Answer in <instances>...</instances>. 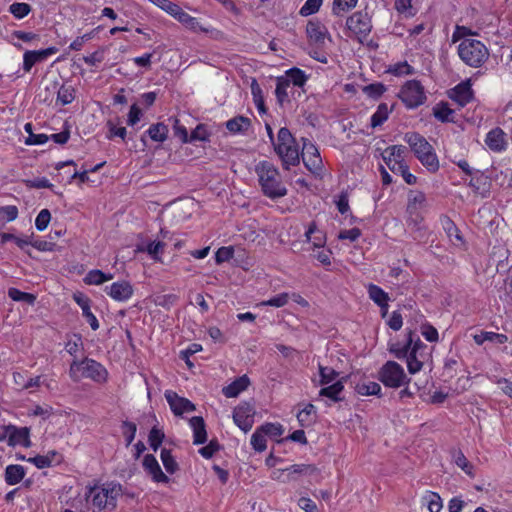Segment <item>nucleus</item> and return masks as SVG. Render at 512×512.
Here are the masks:
<instances>
[{
	"instance_id": "obj_1",
	"label": "nucleus",
	"mask_w": 512,
	"mask_h": 512,
	"mask_svg": "<svg viewBox=\"0 0 512 512\" xmlns=\"http://www.w3.org/2000/svg\"><path fill=\"white\" fill-rule=\"evenodd\" d=\"M426 347L419 336L410 330L406 335L405 341L390 343L388 350L397 359H406L409 373L416 374L423 368V350Z\"/></svg>"
},
{
	"instance_id": "obj_2",
	"label": "nucleus",
	"mask_w": 512,
	"mask_h": 512,
	"mask_svg": "<svg viewBox=\"0 0 512 512\" xmlns=\"http://www.w3.org/2000/svg\"><path fill=\"white\" fill-rule=\"evenodd\" d=\"M255 173L262 193L271 200L283 198L288 189L278 168L269 161H260Z\"/></svg>"
},
{
	"instance_id": "obj_3",
	"label": "nucleus",
	"mask_w": 512,
	"mask_h": 512,
	"mask_svg": "<svg viewBox=\"0 0 512 512\" xmlns=\"http://www.w3.org/2000/svg\"><path fill=\"white\" fill-rule=\"evenodd\" d=\"M122 495V486L117 483H105L90 487L85 494V507L90 512L113 511L117 506V500Z\"/></svg>"
},
{
	"instance_id": "obj_4",
	"label": "nucleus",
	"mask_w": 512,
	"mask_h": 512,
	"mask_svg": "<svg viewBox=\"0 0 512 512\" xmlns=\"http://www.w3.org/2000/svg\"><path fill=\"white\" fill-rule=\"evenodd\" d=\"M404 140L410 146L416 158L429 172L435 173L439 170L438 157L433 146L424 136L417 132H408L405 134Z\"/></svg>"
},
{
	"instance_id": "obj_5",
	"label": "nucleus",
	"mask_w": 512,
	"mask_h": 512,
	"mask_svg": "<svg viewBox=\"0 0 512 512\" xmlns=\"http://www.w3.org/2000/svg\"><path fill=\"white\" fill-rule=\"evenodd\" d=\"M69 376L74 382L88 378L97 383H104L107 381L108 372L101 363L86 357L83 360H73L70 364Z\"/></svg>"
},
{
	"instance_id": "obj_6",
	"label": "nucleus",
	"mask_w": 512,
	"mask_h": 512,
	"mask_svg": "<svg viewBox=\"0 0 512 512\" xmlns=\"http://www.w3.org/2000/svg\"><path fill=\"white\" fill-rule=\"evenodd\" d=\"M274 150L282 160L285 169L288 170L290 166H295L299 163V150L288 128L282 127L278 131Z\"/></svg>"
},
{
	"instance_id": "obj_7",
	"label": "nucleus",
	"mask_w": 512,
	"mask_h": 512,
	"mask_svg": "<svg viewBox=\"0 0 512 512\" xmlns=\"http://www.w3.org/2000/svg\"><path fill=\"white\" fill-rule=\"evenodd\" d=\"M458 55L465 64L478 68L487 61L489 51L479 40L464 39L458 46Z\"/></svg>"
},
{
	"instance_id": "obj_8",
	"label": "nucleus",
	"mask_w": 512,
	"mask_h": 512,
	"mask_svg": "<svg viewBox=\"0 0 512 512\" xmlns=\"http://www.w3.org/2000/svg\"><path fill=\"white\" fill-rule=\"evenodd\" d=\"M379 380L390 388H399L410 382L403 367L395 361H387L378 372Z\"/></svg>"
},
{
	"instance_id": "obj_9",
	"label": "nucleus",
	"mask_w": 512,
	"mask_h": 512,
	"mask_svg": "<svg viewBox=\"0 0 512 512\" xmlns=\"http://www.w3.org/2000/svg\"><path fill=\"white\" fill-rule=\"evenodd\" d=\"M399 96L408 108H416L426 100L424 88L417 80L407 81L402 87Z\"/></svg>"
},
{
	"instance_id": "obj_10",
	"label": "nucleus",
	"mask_w": 512,
	"mask_h": 512,
	"mask_svg": "<svg viewBox=\"0 0 512 512\" xmlns=\"http://www.w3.org/2000/svg\"><path fill=\"white\" fill-rule=\"evenodd\" d=\"M346 26L360 41L366 38L372 29L371 19L367 12L358 11L348 17Z\"/></svg>"
},
{
	"instance_id": "obj_11",
	"label": "nucleus",
	"mask_w": 512,
	"mask_h": 512,
	"mask_svg": "<svg viewBox=\"0 0 512 512\" xmlns=\"http://www.w3.org/2000/svg\"><path fill=\"white\" fill-rule=\"evenodd\" d=\"M302 160L306 168L313 174L319 175L323 168L322 159L317 147L304 139L302 148Z\"/></svg>"
},
{
	"instance_id": "obj_12",
	"label": "nucleus",
	"mask_w": 512,
	"mask_h": 512,
	"mask_svg": "<svg viewBox=\"0 0 512 512\" xmlns=\"http://www.w3.org/2000/svg\"><path fill=\"white\" fill-rule=\"evenodd\" d=\"M255 410L249 403H241L233 411L235 424L244 432L250 431L254 423Z\"/></svg>"
},
{
	"instance_id": "obj_13",
	"label": "nucleus",
	"mask_w": 512,
	"mask_h": 512,
	"mask_svg": "<svg viewBox=\"0 0 512 512\" xmlns=\"http://www.w3.org/2000/svg\"><path fill=\"white\" fill-rule=\"evenodd\" d=\"M165 398L176 416H181L184 413L193 412L196 407L187 398L180 397L176 392L167 390L165 392Z\"/></svg>"
},
{
	"instance_id": "obj_14",
	"label": "nucleus",
	"mask_w": 512,
	"mask_h": 512,
	"mask_svg": "<svg viewBox=\"0 0 512 512\" xmlns=\"http://www.w3.org/2000/svg\"><path fill=\"white\" fill-rule=\"evenodd\" d=\"M57 49L55 47H49L42 50H28L23 55V70L30 72L32 67L45 61L49 56L55 54Z\"/></svg>"
},
{
	"instance_id": "obj_15",
	"label": "nucleus",
	"mask_w": 512,
	"mask_h": 512,
	"mask_svg": "<svg viewBox=\"0 0 512 512\" xmlns=\"http://www.w3.org/2000/svg\"><path fill=\"white\" fill-rule=\"evenodd\" d=\"M306 33L309 40L317 45H322L326 38H329V32L324 24L317 20H310L306 26Z\"/></svg>"
},
{
	"instance_id": "obj_16",
	"label": "nucleus",
	"mask_w": 512,
	"mask_h": 512,
	"mask_svg": "<svg viewBox=\"0 0 512 512\" xmlns=\"http://www.w3.org/2000/svg\"><path fill=\"white\" fill-rule=\"evenodd\" d=\"M145 471L152 477L154 482L167 483L169 478L163 473L157 459L152 454H147L143 459Z\"/></svg>"
},
{
	"instance_id": "obj_17",
	"label": "nucleus",
	"mask_w": 512,
	"mask_h": 512,
	"mask_svg": "<svg viewBox=\"0 0 512 512\" xmlns=\"http://www.w3.org/2000/svg\"><path fill=\"white\" fill-rule=\"evenodd\" d=\"M107 294L116 301H127L133 295V287L127 281L114 282L105 288Z\"/></svg>"
},
{
	"instance_id": "obj_18",
	"label": "nucleus",
	"mask_w": 512,
	"mask_h": 512,
	"mask_svg": "<svg viewBox=\"0 0 512 512\" xmlns=\"http://www.w3.org/2000/svg\"><path fill=\"white\" fill-rule=\"evenodd\" d=\"M450 98L464 107L473 99V91L469 81L461 82L450 93Z\"/></svg>"
},
{
	"instance_id": "obj_19",
	"label": "nucleus",
	"mask_w": 512,
	"mask_h": 512,
	"mask_svg": "<svg viewBox=\"0 0 512 512\" xmlns=\"http://www.w3.org/2000/svg\"><path fill=\"white\" fill-rule=\"evenodd\" d=\"M486 145L494 152H501L507 148L506 134L501 128H494L488 132Z\"/></svg>"
},
{
	"instance_id": "obj_20",
	"label": "nucleus",
	"mask_w": 512,
	"mask_h": 512,
	"mask_svg": "<svg viewBox=\"0 0 512 512\" xmlns=\"http://www.w3.org/2000/svg\"><path fill=\"white\" fill-rule=\"evenodd\" d=\"M10 437L9 446L22 445L24 447H30L31 442L29 439L30 430L28 427L18 428L14 425H10Z\"/></svg>"
},
{
	"instance_id": "obj_21",
	"label": "nucleus",
	"mask_w": 512,
	"mask_h": 512,
	"mask_svg": "<svg viewBox=\"0 0 512 512\" xmlns=\"http://www.w3.org/2000/svg\"><path fill=\"white\" fill-rule=\"evenodd\" d=\"M189 423L193 430V443L195 445L204 444L207 441L204 419L200 416H195L189 420Z\"/></svg>"
},
{
	"instance_id": "obj_22",
	"label": "nucleus",
	"mask_w": 512,
	"mask_h": 512,
	"mask_svg": "<svg viewBox=\"0 0 512 512\" xmlns=\"http://www.w3.org/2000/svg\"><path fill=\"white\" fill-rule=\"evenodd\" d=\"M250 127L251 120L245 116H236L226 122V128L232 134H245Z\"/></svg>"
},
{
	"instance_id": "obj_23",
	"label": "nucleus",
	"mask_w": 512,
	"mask_h": 512,
	"mask_svg": "<svg viewBox=\"0 0 512 512\" xmlns=\"http://www.w3.org/2000/svg\"><path fill=\"white\" fill-rule=\"evenodd\" d=\"M26 475V469L17 464L8 465L5 468L4 478L8 485H16L20 483Z\"/></svg>"
},
{
	"instance_id": "obj_24",
	"label": "nucleus",
	"mask_w": 512,
	"mask_h": 512,
	"mask_svg": "<svg viewBox=\"0 0 512 512\" xmlns=\"http://www.w3.org/2000/svg\"><path fill=\"white\" fill-rule=\"evenodd\" d=\"M250 381L246 375H243L236 380H234L231 384L223 388V394L228 398L237 397L242 391L247 389Z\"/></svg>"
},
{
	"instance_id": "obj_25",
	"label": "nucleus",
	"mask_w": 512,
	"mask_h": 512,
	"mask_svg": "<svg viewBox=\"0 0 512 512\" xmlns=\"http://www.w3.org/2000/svg\"><path fill=\"white\" fill-rule=\"evenodd\" d=\"M74 300L81 307L83 316L86 318L91 328L97 330L99 328V322L90 310L89 299L82 295H74Z\"/></svg>"
},
{
	"instance_id": "obj_26",
	"label": "nucleus",
	"mask_w": 512,
	"mask_h": 512,
	"mask_svg": "<svg viewBox=\"0 0 512 512\" xmlns=\"http://www.w3.org/2000/svg\"><path fill=\"white\" fill-rule=\"evenodd\" d=\"M305 236L307 240L312 242L314 247L316 248H322L326 243L325 233L317 228L315 222H312L309 225L308 230L305 233Z\"/></svg>"
},
{
	"instance_id": "obj_27",
	"label": "nucleus",
	"mask_w": 512,
	"mask_h": 512,
	"mask_svg": "<svg viewBox=\"0 0 512 512\" xmlns=\"http://www.w3.org/2000/svg\"><path fill=\"white\" fill-rule=\"evenodd\" d=\"M175 19H177L180 23H182L186 28L193 30V31H207L206 29L202 28L197 21L195 17H192L188 13L182 10L181 7H179L178 11L173 16Z\"/></svg>"
},
{
	"instance_id": "obj_28",
	"label": "nucleus",
	"mask_w": 512,
	"mask_h": 512,
	"mask_svg": "<svg viewBox=\"0 0 512 512\" xmlns=\"http://www.w3.org/2000/svg\"><path fill=\"white\" fill-rule=\"evenodd\" d=\"M165 246L166 244L162 241H151L146 245H138L137 250L140 252H147L152 259L159 260L160 254L163 253Z\"/></svg>"
},
{
	"instance_id": "obj_29",
	"label": "nucleus",
	"mask_w": 512,
	"mask_h": 512,
	"mask_svg": "<svg viewBox=\"0 0 512 512\" xmlns=\"http://www.w3.org/2000/svg\"><path fill=\"white\" fill-rule=\"evenodd\" d=\"M284 80H286L289 85H294L297 87H303L307 81V76L305 72L299 68H291L286 71L285 76H282Z\"/></svg>"
},
{
	"instance_id": "obj_30",
	"label": "nucleus",
	"mask_w": 512,
	"mask_h": 512,
	"mask_svg": "<svg viewBox=\"0 0 512 512\" xmlns=\"http://www.w3.org/2000/svg\"><path fill=\"white\" fill-rule=\"evenodd\" d=\"M369 298L373 300L380 308L386 306L389 301V295L381 287L375 284H369L368 287Z\"/></svg>"
},
{
	"instance_id": "obj_31",
	"label": "nucleus",
	"mask_w": 512,
	"mask_h": 512,
	"mask_svg": "<svg viewBox=\"0 0 512 512\" xmlns=\"http://www.w3.org/2000/svg\"><path fill=\"white\" fill-rule=\"evenodd\" d=\"M393 106L389 107L386 103H380L376 112L371 116V127L381 126L389 117Z\"/></svg>"
},
{
	"instance_id": "obj_32",
	"label": "nucleus",
	"mask_w": 512,
	"mask_h": 512,
	"mask_svg": "<svg viewBox=\"0 0 512 512\" xmlns=\"http://www.w3.org/2000/svg\"><path fill=\"white\" fill-rule=\"evenodd\" d=\"M316 408L313 404H307L298 414L297 420L302 427H309L315 422Z\"/></svg>"
},
{
	"instance_id": "obj_33",
	"label": "nucleus",
	"mask_w": 512,
	"mask_h": 512,
	"mask_svg": "<svg viewBox=\"0 0 512 512\" xmlns=\"http://www.w3.org/2000/svg\"><path fill=\"white\" fill-rule=\"evenodd\" d=\"M407 149L402 145H392L385 149L383 153V160L386 164L393 163L397 160H403Z\"/></svg>"
},
{
	"instance_id": "obj_34",
	"label": "nucleus",
	"mask_w": 512,
	"mask_h": 512,
	"mask_svg": "<svg viewBox=\"0 0 512 512\" xmlns=\"http://www.w3.org/2000/svg\"><path fill=\"white\" fill-rule=\"evenodd\" d=\"M344 385L342 381H336L335 383L328 385L327 387L322 388L319 391V396L327 397L333 402H338L341 400L339 397L340 393L343 391Z\"/></svg>"
},
{
	"instance_id": "obj_35",
	"label": "nucleus",
	"mask_w": 512,
	"mask_h": 512,
	"mask_svg": "<svg viewBox=\"0 0 512 512\" xmlns=\"http://www.w3.org/2000/svg\"><path fill=\"white\" fill-rule=\"evenodd\" d=\"M168 132V126L161 122L152 124L147 130V134L155 142H164L168 137Z\"/></svg>"
},
{
	"instance_id": "obj_36",
	"label": "nucleus",
	"mask_w": 512,
	"mask_h": 512,
	"mask_svg": "<svg viewBox=\"0 0 512 512\" xmlns=\"http://www.w3.org/2000/svg\"><path fill=\"white\" fill-rule=\"evenodd\" d=\"M113 279V274H106L101 270H91L89 271L85 278L84 282L88 285H100L106 281Z\"/></svg>"
},
{
	"instance_id": "obj_37",
	"label": "nucleus",
	"mask_w": 512,
	"mask_h": 512,
	"mask_svg": "<svg viewBox=\"0 0 512 512\" xmlns=\"http://www.w3.org/2000/svg\"><path fill=\"white\" fill-rule=\"evenodd\" d=\"M291 86L289 83L284 80V78L278 77L277 83H276V89H275V95L277 98V101L280 105H283L285 102H289V89Z\"/></svg>"
},
{
	"instance_id": "obj_38",
	"label": "nucleus",
	"mask_w": 512,
	"mask_h": 512,
	"mask_svg": "<svg viewBox=\"0 0 512 512\" xmlns=\"http://www.w3.org/2000/svg\"><path fill=\"white\" fill-rule=\"evenodd\" d=\"M474 341L478 345L483 344L485 341H491V342H496L499 344H504L508 341V337L505 334H499V333H495V332H483L479 335H475Z\"/></svg>"
},
{
	"instance_id": "obj_39",
	"label": "nucleus",
	"mask_w": 512,
	"mask_h": 512,
	"mask_svg": "<svg viewBox=\"0 0 512 512\" xmlns=\"http://www.w3.org/2000/svg\"><path fill=\"white\" fill-rule=\"evenodd\" d=\"M251 93H252L254 103H255L259 113H262V114L266 113V107H265V103H264L262 89L255 79H253V81L251 83Z\"/></svg>"
},
{
	"instance_id": "obj_40",
	"label": "nucleus",
	"mask_w": 512,
	"mask_h": 512,
	"mask_svg": "<svg viewBox=\"0 0 512 512\" xmlns=\"http://www.w3.org/2000/svg\"><path fill=\"white\" fill-rule=\"evenodd\" d=\"M455 464L461 468L469 477L474 478V466L468 461L465 455L459 450L454 454Z\"/></svg>"
},
{
	"instance_id": "obj_41",
	"label": "nucleus",
	"mask_w": 512,
	"mask_h": 512,
	"mask_svg": "<svg viewBox=\"0 0 512 512\" xmlns=\"http://www.w3.org/2000/svg\"><path fill=\"white\" fill-rule=\"evenodd\" d=\"M453 114L454 111L446 103L438 104L433 109V115L441 122L453 121Z\"/></svg>"
},
{
	"instance_id": "obj_42",
	"label": "nucleus",
	"mask_w": 512,
	"mask_h": 512,
	"mask_svg": "<svg viewBox=\"0 0 512 512\" xmlns=\"http://www.w3.org/2000/svg\"><path fill=\"white\" fill-rule=\"evenodd\" d=\"M160 457H161L163 466L168 473L173 474L178 470V468H179L178 463L176 462L175 458L172 456L170 450L163 448L161 450Z\"/></svg>"
},
{
	"instance_id": "obj_43",
	"label": "nucleus",
	"mask_w": 512,
	"mask_h": 512,
	"mask_svg": "<svg viewBox=\"0 0 512 512\" xmlns=\"http://www.w3.org/2000/svg\"><path fill=\"white\" fill-rule=\"evenodd\" d=\"M8 296L13 301L26 302V303H28L30 305H33L35 300H36V296L35 295H33L31 293H27V292H22V291H20L17 288H10L8 290Z\"/></svg>"
},
{
	"instance_id": "obj_44",
	"label": "nucleus",
	"mask_w": 512,
	"mask_h": 512,
	"mask_svg": "<svg viewBox=\"0 0 512 512\" xmlns=\"http://www.w3.org/2000/svg\"><path fill=\"white\" fill-rule=\"evenodd\" d=\"M356 390L363 396L378 395L381 392V386L377 382L370 381L358 384Z\"/></svg>"
},
{
	"instance_id": "obj_45",
	"label": "nucleus",
	"mask_w": 512,
	"mask_h": 512,
	"mask_svg": "<svg viewBox=\"0 0 512 512\" xmlns=\"http://www.w3.org/2000/svg\"><path fill=\"white\" fill-rule=\"evenodd\" d=\"M31 11V6L23 2H15L9 6V12L17 19H22Z\"/></svg>"
},
{
	"instance_id": "obj_46",
	"label": "nucleus",
	"mask_w": 512,
	"mask_h": 512,
	"mask_svg": "<svg viewBox=\"0 0 512 512\" xmlns=\"http://www.w3.org/2000/svg\"><path fill=\"white\" fill-rule=\"evenodd\" d=\"M317 470V468L313 465L308 464H294L290 467L282 470L283 472H287V476L290 477L293 474H312Z\"/></svg>"
},
{
	"instance_id": "obj_47",
	"label": "nucleus",
	"mask_w": 512,
	"mask_h": 512,
	"mask_svg": "<svg viewBox=\"0 0 512 512\" xmlns=\"http://www.w3.org/2000/svg\"><path fill=\"white\" fill-rule=\"evenodd\" d=\"M251 445L258 452H263L266 449L267 445L265 434L261 431L260 427L252 434Z\"/></svg>"
},
{
	"instance_id": "obj_48",
	"label": "nucleus",
	"mask_w": 512,
	"mask_h": 512,
	"mask_svg": "<svg viewBox=\"0 0 512 512\" xmlns=\"http://www.w3.org/2000/svg\"><path fill=\"white\" fill-rule=\"evenodd\" d=\"M358 0H334L333 2V13L337 16L341 15V13L349 11L353 9Z\"/></svg>"
},
{
	"instance_id": "obj_49",
	"label": "nucleus",
	"mask_w": 512,
	"mask_h": 512,
	"mask_svg": "<svg viewBox=\"0 0 512 512\" xmlns=\"http://www.w3.org/2000/svg\"><path fill=\"white\" fill-rule=\"evenodd\" d=\"M18 216V209L14 205L0 207V223L13 221Z\"/></svg>"
},
{
	"instance_id": "obj_50",
	"label": "nucleus",
	"mask_w": 512,
	"mask_h": 512,
	"mask_svg": "<svg viewBox=\"0 0 512 512\" xmlns=\"http://www.w3.org/2000/svg\"><path fill=\"white\" fill-rule=\"evenodd\" d=\"M320 384L328 385L332 383L338 376V372L330 367L319 366Z\"/></svg>"
},
{
	"instance_id": "obj_51",
	"label": "nucleus",
	"mask_w": 512,
	"mask_h": 512,
	"mask_svg": "<svg viewBox=\"0 0 512 512\" xmlns=\"http://www.w3.org/2000/svg\"><path fill=\"white\" fill-rule=\"evenodd\" d=\"M260 429L264 432L265 436L272 438L280 437L284 433V428L279 423H266L261 425Z\"/></svg>"
},
{
	"instance_id": "obj_52",
	"label": "nucleus",
	"mask_w": 512,
	"mask_h": 512,
	"mask_svg": "<svg viewBox=\"0 0 512 512\" xmlns=\"http://www.w3.org/2000/svg\"><path fill=\"white\" fill-rule=\"evenodd\" d=\"M74 90L70 86H61L57 93V101L62 105L70 104L74 100Z\"/></svg>"
},
{
	"instance_id": "obj_53",
	"label": "nucleus",
	"mask_w": 512,
	"mask_h": 512,
	"mask_svg": "<svg viewBox=\"0 0 512 512\" xmlns=\"http://www.w3.org/2000/svg\"><path fill=\"white\" fill-rule=\"evenodd\" d=\"M288 301H289V294L284 292V293H280L266 301H263L261 303V305L273 306V307L280 308V307L285 306L288 303Z\"/></svg>"
},
{
	"instance_id": "obj_54",
	"label": "nucleus",
	"mask_w": 512,
	"mask_h": 512,
	"mask_svg": "<svg viewBox=\"0 0 512 512\" xmlns=\"http://www.w3.org/2000/svg\"><path fill=\"white\" fill-rule=\"evenodd\" d=\"M386 91L385 86L382 83H372L363 88V92L373 98H379Z\"/></svg>"
},
{
	"instance_id": "obj_55",
	"label": "nucleus",
	"mask_w": 512,
	"mask_h": 512,
	"mask_svg": "<svg viewBox=\"0 0 512 512\" xmlns=\"http://www.w3.org/2000/svg\"><path fill=\"white\" fill-rule=\"evenodd\" d=\"M322 1L323 0H306L300 9V14L302 16H309L316 13L320 9Z\"/></svg>"
},
{
	"instance_id": "obj_56",
	"label": "nucleus",
	"mask_w": 512,
	"mask_h": 512,
	"mask_svg": "<svg viewBox=\"0 0 512 512\" xmlns=\"http://www.w3.org/2000/svg\"><path fill=\"white\" fill-rule=\"evenodd\" d=\"M152 4L156 5L160 9L164 10L171 16H174L179 9V5L171 2L170 0H148Z\"/></svg>"
},
{
	"instance_id": "obj_57",
	"label": "nucleus",
	"mask_w": 512,
	"mask_h": 512,
	"mask_svg": "<svg viewBox=\"0 0 512 512\" xmlns=\"http://www.w3.org/2000/svg\"><path fill=\"white\" fill-rule=\"evenodd\" d=\"M427 502L428 510L430 512H439L442 508V501L437 493L429 492L425 497Z\"/></svg>"
},
{
	"instance_id": "obj_58",
	"label": "nucleus",
	"mask_w": 512,
	"mask_h": 512,
	"mask_svg": "<svg viewBox=\"0 0 512 512\" xmlns=\"http://www.w3.org/2000/svg\"><path fill=\"white\" fill-rule=\"evenodd\" d=\"M51 220V213L48 209H42L36 217L35 226L38 231H43L47 228Z\"/></svg>"
},
{
	"instance_id": "obj_59",
	"label": "nucleus",
	"mask_w": 512,
	"mask_h": 512,
	"mask_svg": "<svg viewBox=\"0 0 512 512\" xmlns=\"http://www.w3.org/2000/svg\"><path fill=\"white\" fill-rule=\"evenodd\" d=\"M164 439V433L153 427L149 433V444L154 451H157Z\"/></svg>"
},
{
	"instance_id": "obj_60",
	"label": "nucleus",
	"mask_w": 512,
	"mask_h": 512,
	"mask_svg": "<svg viewBox=\"0 0 512 512\" xmlns=\"http://www.w3.org/2000/svg\"><path fill=\"white\" fill-rule=\"evenodd\" d=\"M122 428H123V435L126 440V445L129 446L135 438L137 426L133 422L124 421L122 424Z\"/></svg>"
},
{
	"instance_id": "obj_61",
	"label": "nucleus",
	"mask_w": 512,
	"mask_h": 512,
	"mask_svg": "<svg viewBox=\"0 0 512 512\" xmlns=\"http://www.w3.org/2000/svg\"><path fill=\"white\" fill-rule=\"evenodd\" d=\"M411 2L412 0H395L394 6L399 13L405 14L406 16L410 17L414 16L416 13L412 7Z\"/></svg>"
},
{
	"instance_id": "obj_62",
	"label": "nucleus",
	"mask_w": 512,
	"mask_h": 512,
	"mask_svg": "<svg viewBox=\"0 0 512 512\" xmlns=\"http://www.w3.org/2000/svg\"><path fill=\"white\" fill-rule=\"evenodd\" d=\"M413 71V67L407 62L396 63L389 68V72L396 76L409 75L412 74Z\"/></svg>"
},
{
	"instance_id": "obj_63",
	"label": "nucleus",
	"mask_w": 512,
	"mask_h": 512,
	"mask_svg": "<svg viewBox=\"0 0 512 512\" xmlns=\"http://www.w3.org/2000/svg\"><path fill=\"white\" fill-rule=\"evenodd\" d=\"M234 255L232 247H221L215 254V260L218 264L229 261Z\"/></svg>"
},
{
	"instance_id": "obj_64",
	"label": "nucleus",
	"mask_w": 512,
	"mask_h": 512,
	"mask_svg": "<svg viewBox=\"0 0 512 512\" xmlns=\"http://www.w3.org/2000/svg\"><path fill=\"white\" fill-rule=\"evenodd\" d=\"M28 462L33 463L37 468L43 469L52 465V459L50 456L37 455L27 459Z\"/></svg>"
}]
</instances>
